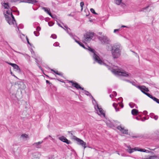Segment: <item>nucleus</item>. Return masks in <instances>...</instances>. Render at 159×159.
<instances>
[{"mask_svg": "<svg viewBox=\"0 0 159 159\" xmlns=\"http://www.w3.org/2000/svg\"><path fill=\"white\" fill-rule=\"evenodd\" d=\"M13 153L18 158L20 156L21 153V151L20 148L16 144L13 145L12 147Z\"/></svg>", "mask_w": 159, "mask_h": 159, "instance_id": "5", "label": "nucleus"}, {"mask_svg": "<svg viewBox=\"0 0 159 159\" xmlns=\"http://www.w3.org/2000/svg\"><path fill=\"white\" fill-rule=\"evenodd\" d=\"M49 137H51V136L50 135H49L48 136V137H46V138L44 139H48V138Z\"/></svg>", "mask_w": 159, "mask_h": 159, "instance_id": "61", "label": "nucleus"}, {"mask_svg": "<svg viewBox=\"0 0 159 159\" xmlns=\"http://www.w3.org/2000/svg\"><path fill=\"white\" fill-rule=\"evenodd\" d=\"M113 106L115 107V108L116 110V111H119V108H117V104H116L115 103H114L113 104Z\"/></svg>", "mask_w": 159, "mask_h": 159, "instance_id": "32", "label": "nucleus"}, {"mask_svg": "<svg viewBox=\"0 0 159 159\" xmlns=\"http://www.w3.org/2000/svg\"><path fill=\"white\" fill-rule=\"evenodd\" d=\"M31 52L32 54V57L35 59L36 62L37 63L38 65L39 66V64L38 63V59H40V57H37L36 56L33 50H32V51H31Z\"/></svg>", "mask_w": 159, "mask_h": 159, "instance_id": "18", "label": "nucleus"}, {"mask_svg": "<svg viewBox=\"0 0 159 159\" xmlns=\"http://www.w3.org/2000/svg\"><path fill=\"white\" fill-rule=\"evenodd\" d=\"M31 52L32 54V57L35 59L36 62L37 63L38 65L39 66V64L38 63V59H40V57H37L36 56L33 50H32V51H31Z\"/></svg>", "mask_w": 159, "mask_h": 159, "instance_id": "19", "label": "nucleus"}, {"mask_svg": "<svg viewBox=\"0 0 159 159\" xmlns=\"http://www.w3.org/2000/svg\"><path fill=\"white\" fill-rule=\"evenodd\" d=\"M134 54H135V56L138 57V58H139V56H138V54H137V53L134 52Z\"/></svg>", "mask_w": 159, "mask_h": 159, "instance_id": "57", "label": "nucleus"}, {"mask_svg": "<svg viewBox=\"0 0 159 159\" xmlns=\"http://www.w3.org/2000/svg\"><path fill=\"white\" fill-rule=\"evenodd\" d=\"M111 54L114 58H117L121 54V48L120 44L116 43L113 44Z\"/></svg>", "mask_w": 159, "mask_h": 159, "instance_id": "3", "label": "nucleus"}, {"mask_svg": "<svg viewBox=\"0 0 159 159\" xmlns=\"http://www.w3.org/2000/svg\"><path fill=\"white\" fill-rule=\"evenodd\" d=\"M138 148H131V147H128V149H127V151L129 153H131L134 152V151H137L138 150Z\"/></svg>", "mask_w": 159, "mask_h": 159, "instance_id": "21", "label": "nucleus"}, {"mask_svg": "<svg viewBox=\"0 0 159 159\" xmlns=\"http://www.w3.org/2000/svg\"><path fill=\"white\" fill-rule=\"evenodd\" d=\"M110 98H112L113 97V94H111L110 95Z\"/></svg>", "mask_w": 159, "mask_h": 159, "instance_id": "60", "label": "nucleus"}, {"mask_svg": "<svg viewBox=\"0 0 159 159\" xmlns=\"http://www.w3.org/2000/svg\"><path fill=\"white\" fill-rule=\"evenodd\" d=\"M113 45H109L107 46V49L108 51H111L112 52Z\"/></svg>", "mask_w": 159, "mask_h": 159, "instance_id": "28", "label": "nucleus"}, {"mask_svg": "<svg viewBox=\"0 0 159 159\" xmlns=\"http://www.w3.org/2000/svg\"><path fill=\"white\" fill-rule=\"evenodd\" d=\"M75 140L77 142V144H78L81 145L84 148L86 147V143L84 142L83 140L75 136Z\"/></svg>", "mask_w": 159, "mask_h": 159, "instance_id": "8", "label": "nucleus"}, {"mask_svg": "<svg viewBox=\"0 0 159 159\" xmlns=\"http://www.w3.org/2000/svg\"><path fill=\"white\" fill-rule=\"evenodd\" d=\"M34 35L36 36H38L39 35V32L37 33H36V31H34Z\"/></svg>", "mask_w": 159, "mask_h": 159, "instance_id": "47", "label": "nucleus"}, {"mask_svg": "<svg viewBox=\"0 0 159 159\" xmlns=\"http://www.w3.org/2000/svg\"><path fill=\"white\" fill-rule=\"evenodd\" d=\"M84 5V3L83 2H81L80 3V6L81 7V11H82L83 9V6Z\"/></svg>", "mask_w": 159, "mask_h": 159, "instance_id": "37", "label": "nucleus"}, {"mask_svg": "<svg viewBox=\"0 0 159 159\" xmlns=\"http://www.w3.org/2000/svg\"><path fill=\"white\" fill-rule=\"evenodd\" d=\"M150 117L152 118H154L155 120H157L158 118V116L157 115H155L153 113H151L150 114Z\"/></svg>", "mask_w": 159, "mask_h": 159, "instance_id": "26", "label": "nucleus"}, {"mask_svg": "<svg viewBox=\"0 0 159 159\" xmlns=\"http://www.w3.org/2000/svg\"><path fill=\"white\" fill-rule=\"evenodd\" d=\"M103 121L106 123L107 125L111 128H114L115 127V125L116 123H119L117 121H113V122H111L109 120H103Z\"/></svg>", "mask_w": 159, "mask_h": 159, "instance_id": "6", "label": "nucleus"}, {"mask_svg": "<svg viewBox=\"0 0 159 159\" xmlns=\"http://www.w3.org/2000/svg\"><path fill=\"white\" fill-rule=\"evenodd\" d=\"M10 93L11 95L12 96V98L13 99L16 100V99L18 100L19 99V98L16 96L15 94L11 93V92H10Z\"/></svg>", "mask_w": 159, "mask_h": 159, "instance_id": "27", "label": "nucleus"}, {"mask_svg": "<svg viewBox=\"0 0 159 159\" xmlns=\"http://www.w3.org/2000/svg\"><path fill=\"white\" fill-rule=\"evenodd\" d=\"M14 11L17 12V13H16V15H17V16H18L19 15V11L17 10L16 11Z\"/></svg>", "mask_w": 159, "mask_h": 159, "instance_id": "54", "label": "nucleus"}, {"mask_svg": "<svg viewBox=\"0 0 159 159\" xmlns=\"http://www.w3.org/2000/svg\"><path fill=\"white\" fill-rule=\"evenodd\" d=\"M31 52L32 54V57L35 59L36 62L37 63L38 65L39 66V64L38 63V59H40V57H37L36 56L33 50H32V51H31Z\"/></svg>", "mask_w": 159, "mask_h": 159, "instance_id": "20", "label": "nucleus"}, {"mask_svg": "<svg viewBox=\"0 0 159 159\" xmlns=\"http://www.w3.org/2000/svg\"><path fill=\"white\" fill-rule=\"evenodd\" d=\"M3 6L4 8L6 9H8L9 6L8 5V3H4Z\"/></svg>", "mask_w": 159, "mask_h": 159, "instance_id": "35", "label": "nucleus"}, {"mask_svg": "<svg viewBox=\"0 0 159 159\" xmlns=\"http://www.w3.org/2000/svg\"><path fill=\"white\" fill-rule=\"evenodd\" d=\"M57 75L61 76L62 75V74L61 73H58L57 74Z\"/></svg>", "mask_w": 159, "mask_h": 159, "instance_id": "58", "label": "nucleus"}, {"mask_svg": "<svg viewBox=\"0 0 159 159\" xmlns=\"http://www.w3.org/2000/svg\"><path fill=\"white\" fill-rule=\"evenodd\" d=\"M153 158H156L157 157L156 156H150L148 157V159H153Z\"/></svg>", "mask_w": 159, "mask_h": 159, "instance_id": "43", "label": "nucleus"}, {"mask_svg": "<svg viewBox=\"0 0 159 159\" xmlns=\"http://www.w3.org/2000/svg\"><path fill=\"white\" fill-rule=\"evenodd\" d=\"M137 151L148 152V150L145 149H138Z\"/></svg>", "mask_w": 159, "mask_h": 159, "instance_id": "30", "label": "nucleus"}, {"mask_svg": "<svg viewBox=\"0 0 159 159\" xmlns=\"http://www.w3.org/2000/svg\"><path fill=\"white\" fill-rule=\"evenodd\" d=\"M84 93L87 95L89 96L90 95V93L88 91H87L86 90H84Z\"/></svg>", "mask_w": 159, "mask_h": 159, "instance_id": "40", "label": "nucleus"}, {"mask_svg": "<svg viewBox=\"0 0 159 159\" xmlns=\"http://www.w3.org/2000/svg\"><path fill=\"white\" fill-rule=\"evenodd\" d=\"M138 111L135 109H133L131 111V114L134 116L137 115L139 114Z\"/></svg>", "mask_w": 159, "mask_h": 159, "instance_id": "25", "label": "nucleus"}, {"mask_svg": "<svg viewBox=\"0 0 159 159\" xmlns=\"http://www.w3.org/2000/svg\"><path fill=\"white\" fill-rule=\"evenodd\" d=\"M95 15H97L98 14L97 13H96L94 10L93 9V8H91L90 9V10Z\"/></svg>", "mask_w": 159, "mask_h": 159, "instance_id": "41", "label": "nucleus"}, {"mask_svg": "<svg viewBox=\"0 0 159 159\" xmlns=\"http://www.w3.org/2000/svg\"><path fill=\"white\" fill-rule=\"evenodd\" d=\"M148 7H149V6H148L145 7L143 8L141 11H144L145 10L147 9V8H148Z\"/></svg>", "mask_w": 159, "mask_h": 159, "instance_id": "49", "label": "nucleus"}, {"mask_svg": "<svg viewBox=\"0 0 159 159\" xmlns=\"http://www.w3.org/2000/svg\"><path fill=\"white\" fill-rule=\"evenodd\" d=\"M16 86L18 87L19 89H24L26 88L25 85L22 82L17 83V84H16Z\"/></svg>", "mask_w": 159, "mask_h": 159, "instance_id": "15", "label": "nucleus"}, {"mask_svg": "<svg viewBox=\"0 0 159 159\" xmlns=\"http://www.w3.org/2000/svg\"><path fill=\"white\" fill-rule=\"evenodd\" d=\"M122 0H116L115 3L118 5H120Z\"/></svg>", "mask_w": 159, "mask_h": 159, "instance_id": "31", "label": "nucleus"}, {"mask_svg": "<svg viewBox=\"0 0 159 159\" xmlns=\"http://www.w3.org/2000/svg\"><path fill=\"white\" fill-rule=\"evenodd\" d=\"M6 13L7 15H10V16L13 19V20H14V17L12 15L11 12V9L8 10L6 11Z\"/></svg>", "mask_w": 159, "mask_h": 159, "instance_id": "24", "label": "nucleus"}, {"mask_svg": "<svg viewBox=\"0 0 159 159\" xmlns=\"http://www.w3.org/2000/svg\"><path fill=\"white\" fill-rule=\"evenodd\" d=\"M9 16H10L9 15H7L6 14H5V15H4L5 17L7 20V21L9 19H11V18H10Z\"/></svg>", "mask_w": 159, "mask_h": 159, "instance_id": "33", "label": "nucleus"}, {"mask_svg": "<svg viewBox=\"0 0 159 159\" xmlns=\"http://www.w3.org/2000/svg\"><path fill=\"white\" fill-rule=\"evenodd\" d=\"M152 99L154 101H155L157 103H159V99L156 98L155 97H154Z\"/></svg>", "mask_w": 159, "mask_h": 159, "instance_id": "39", "label": "nucleus"}, {"mask_svg": "<svg viewBox=\"0 0 159 159\" xmlns=\"http://www.w3.org/2000/svg\"><path fill=\"white\" fill-rule=\"evenodd\" d=\"M119 29H115L114 30V32L115 33L116 31H119Z\"/></svg>", "mask_w": 159, "mask_h": 159, "instance_id": "56", "label": "nucleus"}, {"mask_svg": "<svg viewBox=\"0 0 159 159\" xmlns=\"http://www.w3.org/2000/svg\"><path fill=\"white\" fill-rule=\"evenodd\" d=\"M7 21V22L9 23V24L10 25H14L15 23H16V21L15 20V19H14V20H13V19L12 18V19H9Z\"/></svg>", "mask_w": 159, "mask_h": 159, "instance_id": "23", "label": "nucleus"}, {"mask_svg": "<svg viewBox=\"0 0 159 159\" xmlns=\"http://www.w3.org/2000/svg\"><path fill=\"white\" fill-rule=\"evenodd\" d=\"M100 117L103 118V120H107V116L106 115V111L100 107Z\"/></svg>", "mask_w": 159, "mask_h": 159, "instance_id": "11", "label": "nucleus"}, {"mask_svg": "<svg viewBox=\"0 0 159 159\" xmlns=\"http://www.w3.org/2000/svg\"><path fill=\"white\" fill-rule=\"evenodd\" d=\"M89 96L90 98L93 99V100L94 99V98H93V97L90 94V95H89Z\"/></svg>", "mask_w": 159, "mask_h": 159, "instance_id": "62", "label": "nucleus"}, {"mask_svg": "<svg viewBox=\"0 0 159 159\" xmlns=\"http://www.w3.org/2000/svg\"><path fill=\"white\" fill-rule=\"evenodd\" d=\"M112 94H113V97L114 96H116L117 95V93H116L115 92V91H114L112 92Z\"/></svg>", "mask_w": 159, "mask_h": 159, "instance_id": "48", "label": "nucleus"}, {"mask_svg": "<svg viewBox=\"0 0 159 159\" xmlns=\"http://www.w3.org/2000/svg\"><path fill=\"white\" fill-rule=\"evenodd\" d=\"M57 25H58L60 27H61V28H62V29H64V30H65L67 32L68 34H69V35H70V36H71L72 35V34H71L70 33H69V32H68V30H66V29H65V28H64L63 27H62V26L60 24H59V23H58V22H57Z\"/></svg>", "mask_w": 159, "mask_h": 159, "instance_id": "29", "label": "nucleus"}, {"mask_svg": "<svg viewBox=\"0 0 159 159\" xmlns=\"http://www.w3.org/2000/svg\"><path fill=\"white\" fill-rule=\"evenodd\" d=\"M126 81H127V82H129V83H132V82H131L129 80H125Z\"/></svg>", "mask_w": 159, "mask_h": 159, "instance_id": "59", "label": "nucleus"}, {"mask_svg": "<svg viewBox=\"0 0 159 159\" xmlns=\"http://www.w3.org/2000/svg\"><path fill=\"white\" fill-rule=\"evenodd\" d=\"M94 34V33L87 32L84 35L83 42V43H85L90 41L93 38Z\"/></svg>", "mask_w": 159, "mask_h": 159, "instance_id": "4", "label": "nucleus"}, {"mask_svg": "<svg viewBox=\"0 0 159 159\" xmlns=\"http://www.w3.org/2000/svg\"><path fill=\"white\" fill-rule=\"evenodd\" d=\"M59 44L57 42L55 43L53 45L55 46H57L59 45Z\"/></svg>", "mask_w": 159, "mask_h": 159, "instance_id": "46", "label": "nucleus"}, {"mask_svg": "<svg viewBox=\"0 0 159 159\" xmlns=\"http://www.w3.org/2000/svg\"><path fill=\"white\" fill-rule=\"evenodd\" d=\"M100 65L103 64L104 65H106L103 62H102V61L100 59Z\"/></svg>", "mask_w": 159, "mask_h": 159, "instance_id": "51", "label": "nucleus"}, {"mask_svg": "<svg viewBox=\"0 0 159 159\" xmlns=\"http://www.w3.org/2000/svg\"><path fill=\"white\" fill-rule=\"evenodd\" d=\"M8 64L12 66L14 69H15L18 72H20L21 71L19 66L16 64L12 63H8Z\"/></svg>", "mask_w": 159, "mask_h": 159, "instance_id": "17", "label": "nucleus"}, {"mask_svg": "<svg viewBox=\"0 0 159 159\" xmlns=\"http://www.w3.org/2000/svg\"><path fill=\"white\" fill-rule=\"evenodd\" d=\"M58 139L62 141L63 142L67 144H69L71 143L70 141L68 140L66 137H64V136H62L61 137H59Z\"/></svg>", "mask_w": 159, "mask_h": 159, "instance_id": "14", "label": "nucleus"}, {"mask_svg": "<svg viewBox=\"0 0 159 159\" xmlns=\"http://www.w3.org/2000/svg\"><path fill=\"white\" fill-rule=\"evenodd\" d=\"M92 103L94 105V108L98 115H99V107L96 101L94 99L92 100Z\"/></svg>", "mask_w": 159, "mask_h": 159, "instance_id": "10", "label": "nucleus"}, {"mask_svg": "<svg viewBox=\"0 0 159 159\" xmlns=\"http://www.w3.org/2000/svg\"><path fill=\"white\" fill-rule=\"evenodd\" d=\"M75 40V41L78 44H80V41H79L77 40L76 39H74Z\"/></svg>", "mask_w": 159, "mask_h": 159, "instance_id": "52", "label": "nucleus"}, {"mask_svg": "<svg viewBox=\"0 0 159 159\" xmlns=\"http://www.w3.org/2000/svg\"><path fill=\"white\" fill-rule=\"evenodd\" d=\"M69 82L72 83V85L75 88L77 89H80L82 90H84V88H82L80 85L77 83L74 82L72 81H70Z\"/></svg>", "mask_w": 159, "mask_h": 159, "instance_id": "12", "label": "nucleus"}, {"mask_svg": "<svg viewBox=\"0 0 159 159\" xmlns=\"http://www.w3.org/2000/svg\"><path fill=\"white\" fill-rule=\"evenodd\" d=\"M144 94L147 95L150 98H151V99H152L154 97L152 96V95L148 93H144Z\"/></svg>", "mask_w": 159, "mask_h": 159, "instance_id": "34", "label": "nucleus"}, {"mask_svg": "<svg viewBox=\"0 0 159 159\" xmlns=\"http://www.w3.org/2000/svg\"><path fill=\"white\" fill-rule=\"evenodd\" d=\"M79 45L90 52V54L92 56L93 59L94 61V63H95V62H97L99 64V57L98 55V53L94 49L89 46H87V47H85L84 45L81 42L80 43Z\"/></svg>", "mask_w": 159, "mask_h": 159, "instance_id": "2", "label": "nucleus"}, {"mask_svg": "<svg viewBox=\"0 0 159 159\" xmlns=\"http://www.w3.org/2000/svg\"><path fill=\"white\" fill-rule=\"evenodd\" d=\"M152 99L154 101H155L157 103H159V99L156 98L155 97H154Z\"/></svg>", "mask_w": 159, "mask_h": 159, "instance_id": "38", "label": "nucleus"}, {"mask_svg": "<svg viewBox=\"0 0 159 159\" xmlns=\"http://www.w3.org/2000/svg\"><path fill=\"white\" fill-rule=\"evenodd\" d=\"M136 118L138 120H140V118H139V117H136Z\"/></svg>", "mask_w": 159, "mask_h": 159, "instance_id": "63", "label": "nucleus"}, {"mask_svg": "<svg viewBox=\"0 0 159 159\" xmlns=\"http://www.w3.org/2000/svg\"><path fill=\"white\" fill-rule=\"evenodd\" d=\"M42 9L43 10L45 11L48 13L49 15L52 18H54V17L52 15L51 13L50 12V9L49 8L45 7H43L42 8Z\"/></svg>", "mask_w": 159, "mask_h": 159, "instance_id": "22", "label": "nucleus"}, {"mask_svg": "<svg viewBox=\"0 0 159 159\" xmlns=\"http://www.w3.org/2000/svg\"><path fill=\"white\" fill-rule=\"evenodd\" d=\"M43 143V141L34 143L32 144V146L37 148H40L41 147V144H42Z\"/></svg>", "mask_w": 159, "mask_h": 159, "instance_id": "16", "label": "nucleus"}, {"mask_svg": "<svg viewBox=\"0 0 159 159\" xmlns=\"http://www.w3.org/2000/svg\"><path fill=\"white\" fill-rule=\"evenodd\" d=\"M138 88L143 93H146V92H148L149 91L148 89L147 88L144 86H138Z\"/></svg>", "mask_w": 159, "mask_h": 159, "instance_id": "13", "label": "nucleus"}, {"mask_svg": "<svg viewBox=\"0 0 159 159\" xmlns=\"http://www.w3.org/2000/svg\"><path fill=\"white\" fill-rule=\"evenodd\" d=\"M46 82L47 84H51V83L48 80H46Z\"/></svg>", "mask_w": 159, "mask_h": 159, "instance_id": "55", "label": "nucleus"}, {"mask_svg": "<svg viewBox=\"0 0 159 159\" xmlns=\"http://www.w3.org/2000/svg\"><path fill=\"white\" fill-rule=\"evenodd\" d=\"M129 105L131 108H132L134 107L135 104L133 102H130L129 103Z\"/></svg>", "mask_w": 159, "mask_h": 159, "instance_id": "36", "label": "nucleus"}, {"mask_svg": "<svg viewBox=\"0 0 159 159\" xmlns=\"http://www.w3.org/2000/svg\"><path fill=\"white\" fill-rule=\"evenodd\" d=\"M27 136H28L27 134H23L21 135V137H22L23 138H27Z\"/></svg>", "mask_w": 159, "mask_h": 159, "instance_id": "42", "label": "nucleus"}, {"mask_svg": "<svg viewBox=\"0 0 159 159\" xmlns=\"http://www.w3.org/2000/svg\"><path fill=\"white\" fill-rule=\"evenodd\" d=\"M116 128L122 134H128V130L127 129H125L124 126H122L121 125H119L117 126Z\"/></svg>", "mask_w": 159, "mask_h": 159, "instance_id": "9", "label": "nucleus"}, {"mask_svg": "<svg viewBox=\"0 0 159 159\" xmlns=\"http://www.w3.org/2000/svg\"><path fill=\"white\" fill-rule=\"evenodd\" d=\"M109 70L115 75L122 76L124 77H128L130 75V74L128 72L122 70L121 68H119L117 66H113L111 67L108 65H106Z\"/></svg>", "mask_w": 159, "mask_h": 159, "instance_id": "1", "label": "nucleus"}, {"mask_svg": "<svg viewBox=\"0 0 159 159\" xmlns=\"http://www.w3.org/2000/svg\"><path fill=\"white\" fill-rule=\"evenodd\" d=\"M41 30V28L40 27H39V26H38L37 27V28H36V30L37 31H40Z\"/></svg>", "mask_w": 159, "mask_h": 159, "instance_id": "50", "label": "nucleus"}, {"mask_svg": "<svg viewBox=\"0 0 159 159\" xmlns=\"http://www.w3.org/2000/svg\"><path fill=\"white\" fill-rule=\"evenodd\" d=\"M54 23L52 22H49L48 23V25L50 26H52L54 25Z\"/></svg>", "mask_w": 159, "mask_h": 159, "instance_id": "45", "label": "nucleus"}, {"mask_svg": "<svg viewBox=\"0 0 159 159\" xmlns=\"http://www.w3.org/2000/svg\"><path fill=\"white\" fill-rule=\"evenodd\" d=\"M32 159H39V158L38 157H34V158H33Z\"/></svg>", "mask_w": 159, "mask_h": 159, "instance_id": "64", "label": "nucleus"}, {"mask_svg": "<svg viewBox=\"0 0 159 159\" xmlns=\"http://www.w3.org/2000/svg\"><path fill=\"white\" fill-rule=\"evenodd\" d=\"M26 40H27V43H28L30 45H31V44H30V43L29 42V39H28V38L26 37Z\"/></svg>", "mask_w": 159, "mask_h": 159, "instance_id": "53", "label": "nucleus"}, {"mask_svg": "<svg viewBox=\"0 0 159 159\" xmlns=\"http://www.w3.org/2000/svg\"><path fill=\"white\" fill-rule=\"evenodd\" d=\"M51 37L54 39H56L57 38V35L55 34L52 35Z\"/></svg>", "mask_w": 159, "mask_h": 159, "instance_id": "44", "label": "nucleus"}, {"mask_svg": "<svg viewBox=\"0 0 159 159\" xmlns=\"http://www.w3.org/2000/svg\"><path fill=\"white\" fill-rule=\"evenodd\" d=\"M110 42V40L106 36H102L100 37V42L102 44H107Z\"/></svg>", "mask_w": 159, "mask_h": 159, "instance_id": "7", "label": "nucleus"}]
</instances>
